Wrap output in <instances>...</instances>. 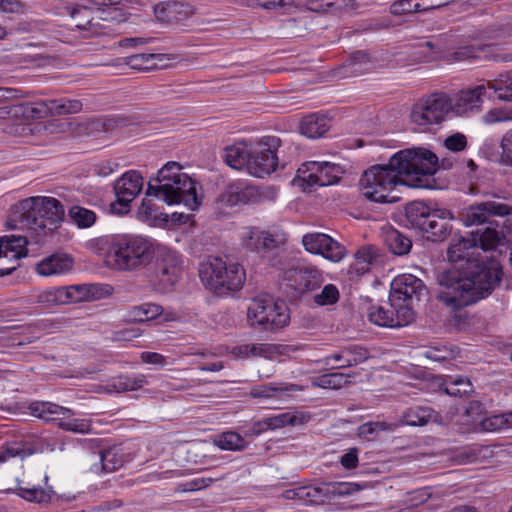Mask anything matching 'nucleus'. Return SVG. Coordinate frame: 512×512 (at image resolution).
<instances>
[{
    "label": "nucleus",
    "mask_w": 512,
    "mask_h": 512,
    "mask_svg": "<svg viewBox=\"0 0 512 512\" xmlns=\"http://www.w3.org/2000/svg\"><path fill=\"white\" fill-rule=\"evenodd\" d=\"M475 251V239L470 233L455 235L448 247L447 257L454 268L442 274L437 298L453 311L487 297L501 281L499 263L485 264L475 258Z\"/></svg>",
    "instance_id": "f257e3e1"
},
{
    "label": "nucleus",
    "mask_w": 512,
    "mask_h": 512,
    "mask_svg": "<svg viewBox=\"0 0 512 512\" xmlns=\"http://www.w3.org/2000/svg\"><path fill=\"white\" fill-rule=\"evenodd\" d=\"M438 168V157L425 148H411L395 153L386 165H375L360 179L363 195L374 202L394 203L400 197L394 194L398 184L411 188H432L433 174Z\"/></svg>",
    "instance_id": "f03ea898"
},
{
    "label": "nucleus",
    "mask_w": 512,
    "mask_h": 512,
    "mask_svg": "<svg viewBox=\"0 0 512 512\" xmlns=\"http://www.w3.org/2000/svg\"><path fill=\"white\" fill-rule=\"evenodd\" d=\"M106 246L104 261L107 267L118 270H134L149 264L156 255V247L140 236L118 235L101 239Z\"/></svg>",
    "instance_id": "7ed1b4c3"
},
{
    "label": "nucleus",
    "mask_w": 512,
    "mask_h": 512,
    "mask_svg": "<svg viewBox=\"0 0 512 512\" xmlns=\"http://www.w3.org/2000/svg\"><path fill=\"white\" fill-rule=\"evenodd\" d=\"M269 263L279 270L281 286L290 289L295 296L319 289L324 281L323 272L316 266L304 261H295L283 251L272 255Z\"/></svg>",
    "instance_id": "20e7f679"
},
{
    "label": "nucleus",
    "mask_w": 512,
    "mask_h": 512,
    "mask_svg": "<svg viewBox=\"0 0 512 512\" xmlns=\"http://www.w3.org/2000/svg\"><path fill=\"white\" fill-rule=\"evenodd\" d=\"M64 209L52 197L28 198L20 203L17 216L20 228L30 230L37 236H46L63 220Z\"/></svg>",
    "instance_id": "39448f33"
},
{
    "label": "nucleus",
    "mask_w": 512,
    "mask_h": 512,
    "mask_svg": "<svg viewBox=\"0 0 512 512\" xmlns=\"http://www.w3.org/2000/svg\"><path fill=\"white\" fill-rule=\"evenodd\" d=\"M199 277L203 285L218 296L239 291L246 279L243 267L221 257H209L200 265Z\"/></svg>",
    "instance_id": "423d86ee"
},
{
    "label": "nucleus",
    "mask_w": 512,
    "mask_h": 512,
    "mask_svg": "<svg viewBox=\"0 0 512 512\" xmlns=\"http://www.w3.org/2000/svg\"><path fill=\"white\" fill-rule=\"evenodd\" d=\"M83 104L78 99H54L30 103H19L0 107L2 118H23L37 120L48 115H68L79 113Z\"/></svg>",
    "instance_id": "0eeeda50"
},
{
    "label": "nucleus",
    "mask_w": 512,
    "mask_h": 512,
    "mask_svg": "<svg viewBox=\"0 0 512 512\" xmlns=\"http://www.w3.org/2000/svg\"><path fill=\"white\" fill-rule=\"evenodd\" d=\"M198 183L188 174L176 176L173 183L153 184L148 182L146 195L155 196L167 205L183 204L189 210H196L201 205L202 196L198 194Z\"/></svg>",
    "instance_id": "6e6552de"
},
{
    "label": "nucleus",
    "mask_w": 512,
    "mask_h": 512,
    "mask_svg": "<svg viewBox=\"0 0 512 512\" xmlns=\"http://www.w3.org/2000/svg\"><path fill=\"white\" fill-rule=\"evenodd\" d=\"M121 0H87L86 5L77 4L70 9V16L75 22V27L83 30H92L96 25L93 10L99 13L98 18L105 21H124Z\"/></svg>",
    "instance_id": "1a4fd4ad"
},
{
    "label": "nucleus",
    "mask_w": 512,
    "mask_h": 512,
    "mask_svg": "<svg viewBox=\"0 0 512 512\" xmlns=\"http://www.w3.org/2000/svg\"><path fill=\"white\" fill-rule=\"evenodd\" d=\"M30 414L44 421H56L59 428L74 433L86 434L91 430L87 419L73 418L74 412L52 402L35 401L29 405Z\"/></svg>",
    "instance_id": "9d476101"
},
{
    "label": "nucleus",
    "mask_w": 512,
    "mask_h": 512,
    "mask_svg": "<svg viewBox=\"0 0 512 512\" xmlns=\"http://www.w3.org/2000/svg\"><path fill=\"white\" fill-rule=\"evenodd\" d=\"M281 140L276 136H265L250 149L248 172L262 178L273 173L278 166L277 150Z\"/></svg>",
    "instance_id": "9b49d317"
},
{
    "label": "nucleus",
    "mask_w": 512,
    "mask_h": 512,
    "mask_svg": "<svg viewBox=\"0 0 512 512\" xmlns=\"http://www.w3.org/2000/svg\"><path fill=\"white\" fill-rule=\"evenodd\" d=\"M263 192L247 180L236 179L226 184L215 203L218 208H232L261 202Z\"/></svg>",
    "instance_id": "f8f14e48"
},
{
    "label": "nucleus",
    "mask_w": 512,
    "mask_h": 512,
    "mask_svg": "<svg viewBox=\"0 0 512 512\" xmlns=\"http://www.w3.org/2000/svg\"><path fill=\"white\" fill-rule=\"evenodd\" d=\"M368 319L380 327L396 328L410 324L415 319V313L409 305L390 301L385 305H372Z\"/></svg>",
    "instance_id": "ddd939ff"
},
{
    "label": "nucleus",
    "mask_w": 512,
    "mask_h": 512,
    "mask_svg": "<svg viewBox=\"0 0 512 512\" xmlns=\"http://www.w3.org/2000/svg\"><path fill=\"white\" fill-rule=\"evenodd\" d=\"M450 111V98L445 93H433L419 100L411 110V120L418 125L437 124Z\"/></svg>",
    "instance_id": "4468645a"
},
{
    "label": "nucleus",
    "mask_w": 512,
    "mask_h": 512,
    "mask_svg": "<svg viewBox=\"0 0 512 512\" xmlns=\"http://www.w3.org/2000/svg\"><path fill=\"white\" fill-rule=\"evenodd\" d=\"M343 172L340 165L326 161H308L298 169L299 177L310 187L333 185Z\"/></svg>",
    "instance_id": "2eb2a0df"
},
{
    "label": "nucleus",
    "mask_w": 512,
    "mask_h": 512,
    "mask_svg": "<svg viewBox=\"0 0 512 512\" xmlns=\"http://www.w3.org/2000/svg\"><path fill=\"white\" fill-rule=\"evenodd\" d=\"M142 189V175L135 170L125 172L114 183L116 200L111 204V209L116 213L128 212L131 202L139 195Z\"/></svg>",
    "instance_id": "dca6fc26"
},
{
    "label": "nucleus",
    "mask_w": 512,
    "mask_h": 512,
    "mask_svg": "<svg viewBox=\"0 0 512 512\" xmlns=\"http://www.w3.org/2000/svg\"><path fill=\"white\" fill-rule=\"evenodd\" d=\"M512 215V205L499 198L482 201L471 205L463 215L465 226L481 225L491 217H507Z\"/></svg>",
    "instance_id": "f3484780"
},
{
    "label": "nucleus",
    "mask_w": 512,
    "mask_h": 512,
    "mask_svg": "<svg viewBox=\"0 0 512 512\" xmlns=\"http://www.w3.org/2000/svg\"><path fill=\"white\" fill-rule=\"evenodd\" d=\"M296 351H298V347L293 345L252 343L233 347L231 354L239 359L262 357L267 360L282 361L283 357L289 356Z\"/></svg>",
    "instance_id": "a211bd4d"
},
{
    "label": "nucleus",
    "mask_w": 512,
    "mask_h": 512,
    "mask_svg": "<svg viewBox=\"0 0 512 512\" xmlns=\"http://www.w3.org/2000/svg\"><path fill=\"white\" fill-rule=\"evenodd\" d=\"M426 294L423 281L412 274H402L395 277L391 283L389 301L412 307L414 301H419Z\"/></svg>",
    "instance_id": "6ab92c4d"
},
{
    "label": "nucleus",
    "mask_w": 512,
    "mask_h": 512,
    "mask_svg": "<svg viewBox=\"0 0 512 512\" xmlns=\"http://www.w3.org/2000/svg\"><path fill=\"white\" fill-rule=\"evenodd\" d=\"M305 250L311 254L321 255L325 259L337 263L346 255L345 247L324 233H308L302 238Z\"/></svg>",
    "instance_id": "aec40b11"
},
{
    "label": "nucleus",
    "mask_w": 512,
    "mask_h": 512,
    "mask_svg": "<svg viewBox=\"0 0 512 512\" xmlns=\"http://www.w3.org/2000/svg\"><path fill=\"white\" fill-rule=\"evenodd\" d=\"M27 244L28 241L24 236L0 237V277L16 270L19 259L27 255Z\"/></svg>",
    "instance_id": "412c9836"
},
{
    "label": "nucleus",
    "mask_w": 512,
    "mask_h": 512,
    "mask_svg": "<svg viewBox=\"0 0 512 512\" xmlns=\"http://www.w3.org/2000/svg\"><path fill=\"white\" fill-rule=\"evenodd\" d=\"M155 273L164 288H171L178 281L182 272L181 256L173 250L156 247Z\"/></svg>",
    "instance_id": "4be33fe9"
},
{
    "label": "nucleus",
    "mask_w": 512,
    "mask_h": 512,
    "mask_svg": "<svg viewBox=\"0 0 512 512\" xmlns=\"http://www.w3.org/2000/svg\"><path fill=\"white\" fill-rule=\"evenodd\" d=\"M491 96L487 92L485 83L473 88L462 90L454 102L450 100V111L456 116L467 117L481 111L484 96Z\"/></svg>",
    "instance_id": "5701e85b"
},
{
    "label": "nucleus",
    "mask_w": 512,
    "mask_h": 512,
    "mask_svg": "<svg viewBox=\"0 0 512 512\" xmlns=\"http://www.w3.org/2000/svg\"><path fill=\"white\" fill-rule=\"evenodd\" d=\"M64 302H82L100 300L113 293L109 284L93 283L62 287Z\"/></svg>",
    "instance_id": "b1692460"
},
{
    "label": "nucleus",
    "mask_w": 512,
    "mask_h": 512,
    "mask_svg": "<svg viewBox=\"0 0 512 512\" xmlns=\"http://www.w3.org/2000/svg\"><path fill=\"white\" fill-rule=\"evenodd\" d=\"M454 218L452 212L448 209H434L424 226L420 229L426 238L433 242L444 241L452 232L450 221Z\"/></svg>",
    "instance_id": "393cba45"
},
{
    "label": "nucleus",
    "mask_w": 512,
    "mask_h": 512,
    "mask_svg": "<svg viewBox=\"0 0 512 512\" xmlns=\"http://www.w3.org/2000/svg\"><path fill=\"white\" fill-rule=\"evenodd\" d=\"M357 490L355 485L341 483L337 486L323 485V486H305L300 487L293 491L294 496L298 499L304 500L307 503L317 504L324 501V497L329 493L336 495H349Z\"/></svg>",
    "instance_id": "a878e982"
},
{
    "label": "nucleus",
    "mask_w": 512,
    "mask_h": 512,
    "mask_svg": "<svg viewBox=\"0 0 512 512\" xmlns=\"http://www.w3.org/2000/svg\"><path fill=\"white\" fill-rule=\"evenodd\" d=\"M91 457L93 462L89 470L97 475L112 473L118 470L124 462L123 454L118 447H109Z\"/></svg>",
    "instance_id": "bb28decb"
},
{
    "label": "nucleus",
    "mask_w": 512,
    "mask_h": 512,
    "mask_svg": "<svg viewBox=\"0 0 512 512\" xmlns=\"http://www.w3.org/2000/svg\"><path fill=\"white\" fill-rule=\"evenodd\" d=\"M74 260L66 253H54L36 265V272L45 277L63 275L73 269Z\"/></svg>",
    "instance_id": "cd10ccee"
},
{
    "label": "nucleus",
    "mask_w": 512,
    "mask_h": 512,
    "mask_svg": "<svg viewBox=\"0 0 512 512\" xmlns=\"http://www.w3.org/2000/svg\"><path fill=\"white\" fill-rule=\"evenodd\" d=\"M499 451L496 445L472 444L461 448L455 459L459 464L484 463L494 458Z\"/></svg>",
    "instance_id": "c85d7f7f"
},
{
    "label": "nucleus",
    "mask_w": 512,
    "mask_h": 512,
    "mask_svg": "<svg viewBox=\"0 0 512 512\" xmlns=\"http://www.w3.org/2000/svg\"><path fill=\"white\" fill-rule=\"evenodd\" d=\"M470 234L475 239L476 249L481 248L484 251L495 249L506 239L503 227L500 228L498 222H490L486 228L477 229Z\"/></svg>",
    "instance_id": "c756f323"
},
{
    "label": "nucleus",
    "mask_w": 512,
    "mask_h": 512,
    "mask_svg": "<svg viewBox=\"0 0 512 512\" xmlns=\"http://www.w3.org/2000/svg\"><path fill=\"white\" fill-rule=\"evenodd\" d=\"M300 390L301 388L294 383L271 382L252 387L250 395L257 399L282 400L289 397L291 393Z\"/></svg>",
    "instance_id": "7c9ffc66"
},
{
    "label": "nucleus",
    "mask_w": 512,
    "mask_h": 512,
    "mask_svg": "<svg viewBox=\"0 0 512 512\" xmlns=\"http://www.w3.org/2000/svg\"><path fill=\"white\" fill-rule=\"evenodd\" d=\"M494 49V46L491 44H471L459 47L453 55L458 61L469 59L507 61L506 58L497 56L494 53Z\"/></svg>",
    "instance_id": "2f4dec72"
},
{
    "label": "nucleus",
    "mask_w": 512,
    "mask_h": 512,
    "mask_svg": "<svg viewBox=\"0 0 512 512\" xmlns=\"http://www.w3.org/2000/svg\"><path fill=\"white\" fill-rule=\"evenodd\" d=\"M378 252L373 246H363L355 253L354 261L350 264V275L362 276L369 272L371 266L377 261Z\"/></svg>",
    "instance_id": "473e14b6"
},
{
    "label": "nucleus",
    "mask_w": 512,
    "mask_h": 512,
    "mask_svg": "<svg viewBox=\"0 0 512 512\" xmlns=\"http://www.w3.org/2000/svg\"><path fill=\"white\" fill-rule=\"evenodd\" d=\"M330 128V120L322 114L314 113L303 117L300 130L310 139L322 137Z\"/></svg>",
    "instance_id": "72a5a7b5"
},
{
    "label": "nucleus",
    "mask_w": 512,
    "mask_h": 512,
    "mask_svg": "<svg viewBox=\"0 0 512 512\" xmlns=\"http://www.w3.org/2000/svg\"><path fill=\"white\" fill-rule=\"evenodd\" d=\"M251 147L246 142H237L224 149V160L228 166L240 170L243 167L248 169Z\"/></svg>",
    "instance_id": "f704fd0d"
},
{
    "label": "nucleus",
    "mask_w": 512,
    "mask_h": 512,
    "mask_svg": "<svg viewBox=\"0 0 512 512\" xmlns=\"http://www.w3.org/2000/svg\"><path fill=\"white\" fill-rule=\"evenodd\" d=\"M275 301L272 297L266 295L254 298L247 310V317L251 325L262 326L264 321H267L268 318H265V316L271 311Z\"/></svg>",
    "instance_id": "c9c22d12"
},
{
    "label": "nucleus",
    "mask_w": 512,
    "mask_h": 512,
    "mask_svg": "<svg viewBox=\"0 0 512 512\" xmlns=\"http://www.w3.org/2000/svg\"><path fill=\"white\" fill-rule=\"evenodd\" d=\"M169 59L165 54L141 53L126 57L125 64L134 70L146 71L157 68L159 62Z\"/></svg>",
    "instance_id": "e433bc0d"
},
{
    "label": "nucleus",
    "mask_w": 512,
    "mask_h": 512,
    "mask_svg": "<svg viewBox=\"0 0 512 512\" xmlns=\"http://www.w3.org/2000/svg\"><path fill=\"white\" fill-rule=\"evenodd\" d=\"M263 327L268 330H275L288 325L290 321L289 308L285 301L276 300L271 307V311L266 314Z\"/></svg>",
    "instance_id": "4c0bfd02"
},
{
    "label": "nucleus",
    "mask_w": 512,
    "mask_h": 512,
    "mask_svg": "<svg viewBox=\"0 0 512 512\" xmlns=\"http://www.w3.org/2000/svg\"><path fill=\"white\" fill-rule=\"evenodd\" d=\"M383 237L386 246L395 255H405L412 247V241L393 227L386 229Z\"/></svg>",
    "instance_id": "58836bf2"
},
{
    "label": "nucleus",
    "mask_w": 512,
    "mask_h": 512,
    "mask_svg": "<svg viewBox=\"0 0 512 512\" xmlns=\"http://www.w3.org/2000/svg\"><path fill=\"white\" fill-rule=\"evenodd\" d=\"M434 417V411L429 407L414 406L403 412L399 425L424 426Z\"/></svg>",
    "instance_id": "ea45409f"
},
{
    "label": "nucleus",
    "mask_w": 512,
    "mask_h": 512,
    "mask_svg": "<svg viewBox=\"0 0 512 512\" xmlns=\"http://www.w3.org/2000/svg\"><path fill=\"white\" fill-rule=\"evenodd\" d=\"M485 85L487 92L492 91L499 100L512 102V72L500 74L494 80L486 81Z\"/></svg>",
    "instance_id": "a19ab883"
},
{
    "label": "nucleus",
    "mask_w": 512,
    "mask_h": 512,
    "mask_svg": "<svg viewBox=\"0 0 512 512\" xmlns=\"http://www.w3.org/2000/svg\"><path fill=\"white\" fill-rule=\"evenodd\" d=\"M288 240L287 233L278 227H270L267 230H264V236L262 241V252H270L276 250V255L279 252L287 253L284 249H282Z\"/></svg>",
    "instance_id": "79ce46f5"
},
{
    "label": "nucleus",
    "mask_w": 512,
    "mask_h": 512,
    "mask_svg": "<svg viewBox=\"0 0 512 512\" xmlns=\"http://www.w3.org/2000/svg\"><path fill=\"white\" fill-rule=\"evenodd\" d=\"M163 312V308L154 303H143L129 308L127 317L130 321L146 322L156 319Z\"/></svg>",
    "instance_id": "37998d69"
},
{
    "label": "nucleus",
    "mask_w": 512,
    "mask_h": 512,
    "mask_svg": "<svg viewBox=\"0 0 512 512\" xmlns=\"http://www.w3.org/2000/svg\"><path fill=\"white\" fill-rule=\"evenodd\" d=\"M434 209L430 208L422 201H413L406 207V216L413 227L419 230L424 226V222L428 220Z\"/></svg>",
    "instance_id": "c03bdc74"
},
{
    "label": "nucleus",
    "mask_w": 512,
    "mask_h": 512,
    "mask_svg": "<svg viewBox=\"0 0 512 512\" xmlns=\"http://www.w3.org/2000/svg\"><path fill=\"white\" fill-rule=\"evenodd\" d=\"M441 389L450 396L462 397L472 391V384L468 378L447 376L441 384Z\"/></svg>",
    "instance_id": "a18cd8bd"
},
{
    "label": "nucleus",
    "mask_w": 512,
    "mask_h": 512,
    "mask_svg": "<svg viewBox=\"0 0 512 512\" xmlns=\"http://www.w3.org/2000/svg\"><path fill=\"white\" fill-rule=\"evenodd\" d=\"M214 443L218 448L226 451H242L248 445L245 438L235 431L222 432L216 437Z\"/></svg>",
    "instance_id": "49530a36"
},
{
    "label": "nucleus",
    "mask_w": 512,
    "mask_h": 512,
    "mask_svg": "<svg viewBox=\"0 0 512 512\" xmlns=\"http://www.w3.org/2000/svg\"><path fill=\"white\" fill-rule=\"evenodd\" d=\"M148 384L147 377L144 374H126L120 375L112 382V387L117 392L134 391Z\"/></svg>",
    "instance_id": "de8ad7c7"
},
{
    "label": "nucleus",
    "mask_w": 512,
    "mask_h": 512,
    "mask_svg": "<svg viewBox=\"0 0 512 512\" xmlns=\"http://www.w3.org/2000/svg\"><path fill=\"white\" fill-rule=\"evenodd\" d=\"M309 416L303 413L285 412L275 416L267 417L270 430L279 429L287 425L295 426L304 424L309 420Z\"/></svg>",
    "instance_id": "09e8293b"
},
{
    "label": "nucleus",
    "mask_w": 512,
    "mask_h": 512,
    "mask_svg": "<svg viewBox=\"0 0 512 512\" xmlns=\"http://www.w3.org/2000/svg\"><path fill=\"white\" fill-rule=\"evenodd\" d=\"M68 214L72 222L79 228H90L97 220V215L93 210L80 205L71 206Z\"/></svg>",
    "instance_id": "8fccbe9b"
},
{
    "label": "nucleus",
    "mask_w": 512,
    "mask_h": 512,
    "mask_svg": "<svg viewBox=\"0 0 512 512\" xmlns=\"http://www.w3.org/2000/svg\"><path fill=\"white\" fill-rule=\"evenodd\" d=\"M264 230L255 227L244 228L240 235L242 246L253 252H262Z\"/></svg>",
    "instance_id": "3c124183"
},
{
    "label": "nucleus",
    "mask_w": 512,
    "mask_h": 512,
    "mask_svg": "<svg viewBox=\"0 0 512 512\" xmlns=\"http://www.w3.org/2000/svg\"><path fill=\"white\" fill-rule=\"evenodd\" d=\"M53 493L54 491L50 486H47L46 488L37 486L19 488V495L23 499L36 503H45L50 501Z\"/></svg>",
    "instance_id": "603ef678"
},
{
    "label": "nucleus",
    "mask_w": 512,
    "mask_h": 512,
    "mask_svg": "<svg viewBox=\"0 0 512 512\" xmlns=\"http://www.w3.org/2000/svg\"><path fill=\"white\" fill-rule=\"evenodd\" d=\"M511 418H512V413L491 415V416L486 417L483 420H481L480 428H481V430H483L485 432H496V431L510 427V419Z\"/></svg>",
    "instance_id": "864d4df0"
},
{
    "label": "nucleus",
    "mask_w": 512,
    "mask_h": 512,
    "mask_svg": "<svg viewBox=\"0 0 512 512\" xmlns=\"http://www.w3.org/2000/svg\"><path fill=\"white\" fill-rule=\"evenodd\" d=\"M182 167L178 162H167L158 172L155 178H151L150 181L153 184H161V183H173V180H176V176L182 174Z\"/></svg>",
    "instance_id": "5fc2aeb1"
},
{
    "label": "nucleus",
    "mask_w": 512,
    "mask_h": 512,
    "mask_svg": "<svg viewBox=\"0 0 512 512\" xmlns=\"http://www.w3.org/2000/svg\"><path fill=\"white\" fill-rule=\"evenodd\" d=\"M340 293L336 285L327 284L322 290L313 296V301L318 306L333 305L338 302Z\"/></svg>",
    "instance_id": "6e6d98bb"
},
{
    "label": "nucleus",
    "mask_w": 512,
    "mask_h": 512,
    "mask_svg": "<svg viewBox=\"0 0 512 512\" xmlns=\"http://www.w3.org/2000/svg\"><path fill=\"white\" fill-rule=\"evenodd\" d=\"M399 422L370 421L360 427L361 434L377 432H393L399 427Z\"/></svg>",
    "instance_id": "4d7b16f0"
},
{
    "label": "nucleus",
    "mask_w": 512,
    "mask_h": 512,
    "mask_svg": "<svg viewBox=\"0 0 512 512\" xmlns=\"http://www.w3.org/2000/svg\"><path fill=\"white\" fill-rule=\"evenodd\" d=\"M430 497V488L423 487L420 489L407 492L403 502L407 507L412 508L425 503Z\"/></svg>",
    "instance_id": "13d9d810"
},
{
    "label": "nucleus",
    "mask_w": 512,
    "mask_h": 512,
    "mask_svg": "<svg viewBox=\"0 0 512 512\" xmlns=\"http://www.w3.org/2000/svg\"><path fill=\"white\" fill-rule=\"evenodd\" d=\"M347 379L343 373L334 372L326 375H322L318 379V385L322 388L339 389L345 383Z\"/></svg>",
    "instance_id": "bf43d9fd"
},
{
    "label": "nucleus",
    "mask_w": 512,
    "mask_h": 512,
    "mask_svg": "<svg viewBox=\"0 0 512 512\" xmlns=\"http://www.w3.org/2000/svg\"><path fill=\"white\" fill-rule=\"evenodd\" d=\"M38 302L46 305H58L64 304L63 290L62 287L48 289L39 293Z\"/></svg>",
    "instance_id": "052dcab7"
},
{
    "label": "nucleus",
    "mask_w": 512,
    "mask_h": 512,
    "mask_svg": "<svg viewBox=\"0 0 512 512\" xmlns=\"http://www.w3.org/2000/svg\"><path fill=\"white\" fill-rule=\"evenodd\" d=\"M156 204L149 199H143L138 209V217L142 221H155L159 218Z\"/></svg>",
    "instance_id": "680f3d73"
},
{
    "label": "nucleus",
    "mask_w": 512,
    "mask_h": 512,
    "mask_svg": "<svg viewBox=\"0 0 512 512\" xmlns=\"http://www.w3.org/2000/svg\"><path fill=\"white\" fill-rule=\"evenodd\" d=\"M421 2L418 0H399L393 3L392 10L394 13H415L421 12Z\"/></svg>",
    "instance_id": "e2e57ef3"
},
{
    "label": "nucleus",
    "mask_w": 512,
    "mask_h": 512,
    "mask_svg": "<svg viewBox=\"0 0 512 512\" xmlns=\"http://www.w3.org/2000/svg\"><path fill=\"white\" fill-rule=\"evenodd\" d=\"M444 146L452 152L463 151L467 146L466 136L462 133L450 135L445 139Z\"/></svg>",
    "instance_id": "0e129e2a"
},
{
    "label": "nucleus",
    "mask_w": 512,
    "mask_h": 512,
    "mask_svg": "<svg viewBox=\"0 0 512 512\" xmlns=\"http://www.w3.org/2000/svg\"><path fill=\"white\" fill-rule=\"evenodd\" d=\"M483 122L486 124H494L498 122H506L512 120V112L501 109H492L483 116Z\"/></svg>",
    "instance_id": "69168bd1"
},
{
    "label": "nucleus",
    "mask_w": 512,
    "mask_h": 512,
    "mask_svg": "<svg viewBox=\"0 0 512 512\" xmlns=\"http://www.w3.org/2000/svg\"><path fill=\"white\" fill-rule=\"evenodd\" d=\"M349 353L347 348L342 350L340 353L329 355L325 358V364L331 366L332 369H340L349 367L346 361L349 359Z\"/></svg>",
    "instance_id": "338daca9"
},
{
    "label": "nucleus",
    "mask_w": 512,
    "mask_h": 512,
    "mask_svg": "<svg viewBox=\"0 0 512 512\" xmlns=\"http://www.w3.org/2000/svg\"><path fill=\"white\" fill-rule=\"evenodd\" d=\"M349 359L346 361L349 367L356 366L368 358V351L365 348L353 346L347 348Z\"/></svg>",
    "instance_id": "774afa93"
}]
</instances>
